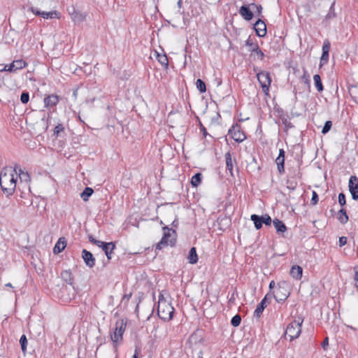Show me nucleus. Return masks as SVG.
<instances>
[{
	"label": "nucleus",
	"mask_w": 358,
	"mask_h": 358,
	"mask_svg": "<svg viewBox=\"0 0 358 358\" xmlns=\"http://www.w3.org/2000/svg\"><path fill=\"white\" fill-rule=\"evenodd\" d=\"M225 160H226V169L228 171L231 176L233 174V159L231 158V155L229 152L225 154Z\"/></svg>",
	"instance_id": "24"
},
{
	"label": "nucleus",
	"mask_w": 358,
	"mask_h": 358,
	"mask_svg": "<svg viewBox=\"0 0 358 358\" xmlns=\"http://www.w3.org/2000/svg\"><path fill=\"white\" fill-rule=\"evenodd\" d=\"M330 49V41L328 39H325L322 45V53L320 57V67L322 66L328 62Z\"/></svg>",
	"instance_id": "10"
},
{
	"label": "nucleus",
	"mask_w": 358,
	"mask_h": 358,
	"mask_svg": "<svg viewBox=\"0 0 358 358\" xmlns=\"http://www.w3.org/2000/svg\"><path fill=\"white\" fill-rule=\"evenodd\" d=\"M182 0H178L177 5L179 7V8H180L182 7Z\"/></svg>",
	"instance_id": "58"
},
{
	"label": "nucleus",
	"mask_w": 358,
	"mask_h": 358,
	"mask_svg": "<svg viewBox=\"0 0 358 358\" xmlns=\"http://www.w3.org/2000/svg\"><path fill=\"white\" fill-rule=\"evenodd\" d=\"M89 241L94 245H99V243H101V241L96 240L93 237L92 235H89L88 236Z\"/></svg>",
	"instance_id": "48"
},
{
	"label": "nucleus",
	"mask_w": 358,
	"mask_h": 358,
	"mask_svg": "<svg viewBox=\"0 0 358 358\" xmlns=\"http://www.w3.org/2000/svg\"><path fill=\"white\" fill-rule=\"evenodd\" d=\"M287 188H289L291 190H294L297 185V183L296 182H292L289 180H287Z\"/></svg>",
	"instance_id": "47"
},
{
	"label": "nucleus",
	"mask_w": 358,
	"mask_h": 358,
	"mask_svg": "<svg viewBox=\"0 0 358 358\" xmlns=\"http://www.w3.org/2000/svg\"><path fill=\"white\" fill-rule=\"evenodd\" d=\"M67 10L72 21L76 24H79L85 20L86 14L78 10L75 7L68 8Z\"/></svg>",
	"instance_id": "8"
},
{
	"label": "nucleus",
	"mask_w": 358,
	"mask_h": 358,
	"mask_svg": "<svg viewBox=\"0 0 358 358\" xmlns=\"http://www.w3.org/2000/svg\"><path fill=\"white\" fill-rule=\"evenodd\" d=\"M82 258L89 268H93L94 266L96 259L91 252L83 249L82 251Z\"/></svg>",
	"instance_id": "15"
},
{
	"label": "nucleus",
	"mask_w": 358,
	"mask_h": 358,
	"mask_svg": "<svg viewBox=\"0 0 358 358\" xmlns=\"http://www.w3.org/2000/svg\"><path fill=\"white\" fill-rule=\"evenodd\" d=\"M41 16L43 17L45 19L48 18H59V13L56 10L55 11H50V12H45V11H41Z\"/></svg>",
	"instance_id": "32"
},
{
	"label": "nucleus",
	"mask_w": 358,
	"mask_h": 358,
	"mask_svg": "<svg viewBox=\"0 0 358 358\" xmlns=\"http://www.w3.org/2000/svg\"><path fill=\"white\" fill-rule=\"evenodd\" d=\"M329 345V340H328V338L327 337L324 341L322 343V347L324 350H326V348L327 346H328Z\"/></svg>",
	"instance_id": "53"
},
{
	"label": "nucleus",
	"mask_w": 358,
	"mask_h": 358,
	"mask_svg": "<svg viewBox=\"0 0 358 358\" xmlns=\"http://www.w3.org/2000/svg\"><path fill=\"white\" fill-rule=\"evenodd\" d=\"M302 322L303 320H294L287 325L285 335L289 337L290 341H292L299 336L301 332Z\"/></svg>",
	"instance_id": "5"
},
{
	"label": "nucleus",
	"mask_w": 358,
	"mask_h": 358,
	"mask_svg": "<svg viewBox=\"0 0 358 358\" xmlns=\"http://www.w3.org/2000/svg\"><path fill=\"white\" fill-rule=\"evenodd\" d=\"M250 5H243L239 9L240 15L246 21L251 20L254 17V13L250 10Z\"/></svg>",
	"instance_id": "18"
},
{
	"label": "nucleus",
	"mask_w": 358,
	"mask_h": 358,
	"mask_svg": "<svg viewBox=\"0 0 358 358\" xmlns=\"http://www.w3.org/2000/svg\"><path fill=\"white\" fill-rule=\"evenodd\" d=\"M6 287H12L11 283L8 282L6 285Z\"/></svg>",
	"instance_id": "62"
},
{
	"label": "nucleus",
	"mask_w": 358,
	"mask_h": 358,
	"mask_svg": "<svg viewBox=\"0 0 358 358\" xmlns=\"http://www.w3.org/2000/svg\"><path fill=\"white\" fill-rule=\"evenodd\" d=\"M26 62L22 59L14 60L9 65H5L0 71L15 72L17 70L22 69L26 66Z\"/></svg>",
	"instance_id": "9"
},
{
	"label": "nucleus",
	"mask_w": 358,
	"mask_h": 358,
	"mask_svg": "<svg viewBox=\"0 0 358 358\" xmlns=\"http://www.w3.org/2000/svg\"><path fill=\"white\" fill-rule=\"evenodd\" d=\"M303 268L300 266L294 265L290 269V275L296 280H300L302 277Z\"/></svg>",
	"instance_id": "22"
},
{
	"label": "nucleus",
	"mask_w": 358,
	"mask_h": 358,
	"mask_svg": "<svg viewBox=\"0 0 358 358\" xmlns=\"http://www.w3.org/2000/svg\"><path fill=\"white\" fill-rule=\"evenodd\" d=\"M337 219L342 224H344L348 222L349 217L347 215L346 210L341 208L337 213Z\"/></svg>",
	"instance_id": "25"
},
{
	"label": "nucleus",
	"mask_w": 358,
	"mask_h": 358,
	"mask_svg": "<svg viewBox=\"0 0 358 358\" xmlns=\"http://www.w3.org/2000/svg\"><path fill=\"white\" fill-rule=\"evenodd\" d=\"M358 285V280L355 281V287L357 288V286Z\"/></svg>",
	"instance_id": "61"
},
{
	"label": "nucleus",
	"mask_w": 358,
	"mask_h": 358,
	"mask_svg": "<svg viewBox=\"0 0 358 358\" xmlns=\"http://www.w3.org/2000/svg\"><path fill=\"white\" fill-rule=\"evenodd\" d=\"M53 131V136L58 137L62 133L64 132V127L62 124H57Z\"/></svg>",
	"instance_id": "37"
},
{
	"label": "nucleus",
	"mask_w": 358,
	"mask_h": 358,
	"mask_svg": "<svg viewBox=\"0 0 358 358\" xmlns=\"http://www.w3.org/2000/svg\"><path fill=\"white\" fill-rule=\"evenodd\" d=\"M99 248H101L105 252L108 260L111 259V254L115 248V244L113 242H103L101 241L99 245H97Z\"/></svg>",
	"instance_id": "14"
},
{
	"label": "nucleus",
	"mask_w": 358,
	"mask_h": 358,
	"mask_svg": "<svg viewBox=\"0 0 358 358\" xmlns=\"http://www.w3.org/2000/svg\"><path fill=\"white\" fill-rule=\"evenodd\" d=\"M331 127H332L331 121H330V120L327 121L322 129V133L323 134H327L330 131Z\"/></svg>",
	"instance_id": "42"
},
{
	"label": "nucleus",
	"mask_w": 358,
	"mask_h": 358,
	"mask_svg": "<svg viewBox=\"0 0 358 358\" xmlns=\"http://www.w3.org/2000/svg\"><path fill=\"white\" fill-rule=\"evenodd\" d=\"M199 124H200L201 131L203 134V136L204 138H206L207 136V135L208 134L207 132V130H206V127L201 122L199 123Z\"/></svg>",
	"instance_id": "49"
},
{
	"label": "nucleus",
	"mask_w": 358,
	"mask_h": 358,
	"mask_svg": "<svg viewBox=\"0 0 358 358\" xmlns=\"http://www.w3.org/2000/svg\"><path fill=\"white\" fill-rule=\"evenodd\" d=\"M289 294V285L286 281L278 282L276 289L273 292V297L278 303L284 302Z\"/></svg>",
	"instance_id": "2"
},
{
	"label": "nucleus",
	"mask_w": 358,
	"mask_h": 358,
	"mask_svg": "<svg viewBox=\"0 0 358 358\" xmlns=\"http://www.w3.org/2000/svg\"><path fill=\"white\" fill-rule=\"evenodd\" d=\"M30 10H31V12H32L33 13H34L36 15H39V16H41V11H40V10H37L36 8H33V7H31V8H30Z\"/></svg>",
	"instance_id": "54"
},
{
	"label": "nucleus",
	"mask_w": 358,
	"mask_h": 358,
	"mask_svg": "<svg viewBox=\"0 0 358 358\" xmlns=\"http://www.w3.org/2000/svg\"><path fill=\"white\" fill-rule=\"evenodd\" d=\"M187 259L189 262L192 264H194L198 262V256L196 254V248L194 247L190 249Z\"/></svg>",
	"instance_id": "26"
},
{
	"label": "nucleus",
	"mask_w": 358,
	"mask_h": 358,
	"mask_svg": "<svg viewBox=\"0 0 358 358\" xmlns=\"http://www.w3.org/2000/svg\"><path fill=\"white\" fill-rule=\"evenodd\" d=\"M174 308L169 303H166V301L159 303L157 308V315L159 317L164 321H169L173 317Z\"/></svg>",
	"instance_id": "4"
},
{
	"label": "nucleus",
	"mask_w": 358,
	"mask_h": 358,
	"mask_svg": "<svg viewBox=\"0 0 358 358\" xmlns=\"http://www.w3.org/2000/svg\"><path fill=\"white\" fill-rule=\"evenodd\" d=\"M261 217L263 224H264L266 226H270L271 224V222L273 221L271 220V217L268 214L261 215Z\"/></svg>",
	"instance_id": "41"
},
{
	"label": "nucleus",
	"mask_w": 358,
	"mask_h": 358,
	"mask_svg": "<svg viewBox=\"0 0 358 358\" xmlns=\"http://www.w3.org/2000/svg\"><path fill=\"white\" fill-rule=\"evenodd\" d=\"M272 298V296L269 294H266V296L262 299L261 302L257 305L255 312H254V316L256 317H259L262 314L264 308L267 306V301L268 300H271Z\"/></svg>",
	"instance_id": "13"
},
{
	"label": "nucleus",
	"mask_w": 358,
	"mask_h": 358,
	"mask_svg": "<svg viewBox=\"0 0 358 358\" xmlns=\"http://www.w3.org/2000/svg\"><path fill=\"white\" fill-rule=\"evenodd\" d=\"M20 343L21 345L22 351L24 354L26 353L27 346V338L26 335L23 334L20 338Z\"/></svg>",
	"instance_id": "36"
},
{
	"label": "nucleus",
	"mask_w": 358,
	"mask_h": 358,
	"mask_svg": "<svg viewBox=\"0 0 358 358\" xmlns=\"http://www.w3.org/2000/svg\"><path fill=\"white\" fill-rule=\"evenodd\" d=\"M251 220L254 222L256 229L259 230L262 227V220L260 215L253 214L250 217Z\"/></svg>",
	"instance_id": "27"
},
{
	"label": "nucleus",
	"mask_w": 358,
	"mask_h": 358,
	"mask_svg": "<svg viewBox=\"0 0 358 358\" xmlns=\"http://www.w3.org/2000/svg\"><path fill=\"white\" fill-rule=\"evenodd\" d=\"M275 287V282L273 280L271 281L269 283V289H272Z\"/></svg>",
	"instance_id": "57"
},
{
	"label": "nucleus",
	"mask_w": 358,
	"mask_h": 358,
	"mask_svg": "<svg viewBox=\"0 0 358 358\" xmlns=\"http://www.w3.org/2000/svg\"><path fill=\"white\" fill-rule=\"evenodd\" d=\"M12 172L15 173V175L17 176L18 174L20 180L28 182L30 180L31 178L28 172L24 171L20 166L17 165H15L14 169L12 171Z\"/></svg>",
	"instance_id": "19"
},
{
	"label": "nucleus",
	"mask_w": 358,
	"mask_h": 358,
	"mask_svg": "<svg viewBox=\"0 0 358 358\" xmlns=\"http://www.w3.org/2000/svg\"><path fill=\"white\" fill-rule=\"evenodd\" d=\"M196 86L197 90L201 93H204L206 92V86L205 83L201 79H197L196 82Z\"/></svg>",
	"instance_id": "35"
},
{
	"label": "nucleus",
	"mask_w": 358,
	"mask_h": 358,
	"mask_svg": "<svg viewBox=\"0 0 358 358\" xmlns=\"http://www.w3.org/2000/svg\"><path fill=\"white\" fill-rule=\"evenodd\" d=\"M228 135L237 143H241L246 138L245 133L241 130V125L238 123L233 124L229 129Z\"/></svg>",
	"instance_id": "7"
},
{
	"label": "nucleus",
	"mask_w": 358,
	"mask_h": 358,
	"mask_svg": "<svg viewBox=\"0 0 358 358\" xmlns=\"http://www.w3.org/2000/svg\"><path fill=\"white\" fill-rule=\"evenodd\" d=\"M241 322V317L240 315L237 314L234 315L231 320V324L233 327H238Z\"/></svg>",
	"instance_id": "39"
},
{
	"label": "nucleus",
	"mask_w": 358,
	"mask_h": 358,
	"mask_svg": "<svg viewBox=\"0 0 358 358\" xmlns=\"http://www.w3.org/2000/svg\"><path fill=\"white\" fill-rule=\"evenodd\" d=\"M254 45H257V43H254L252 42L250 39H248L245 42V45L250 46L251 48V50L254 48Z\"/></svg>",
	"instance_id": "52"
},
{
	"label": "nucleus",
	"mask_w": 358,
	"mask_h": 358,
	"mask_svg": "<svg viewBox=\"0 0 358 358\" xmlns=\"http://www.w3.org/2000/svg\"><path fill=\"white\" fill-rule=\"evenodd\" d=\"M62 278L67 283L71 285L73 283L72 273L70 271L65 270L61 273Z\"/></svg>",
	"instance_id": "30"
},
{
	"label": "nucleus",
	"mask_w": 358,
	"mask_h": 358,
	"mask_svg": "<svg viewBox=\"0 0 358 358\" xmlns=\"http://www.w3.org/2000/svg\"><path fill=\"white\" fill-rule=\"evenodd\" d=\"M138 351H137V350L136 349V350H135V353H134V355H133L132 358H138Z\"/></svg>",
	"instance_id": "59"
},
{
	"label": "nucleus",
	"mask_w": 358,
	"mask_h": 358,
	"mask_svg": "<svg viewBox=\"0 0 358 358\" xmlns=\"http://www.w3.org/2000/svg\"><path fill=\"white\" fill-rule=\"evenodd\" d=\"M336 17V13L334 11V2L331 4L329 13L326 15V19H330L331 17Z\"/></svg>",
	"instance_id": "44"
},
{
	"label": "nucleus",
	"mask_w": 358,
	"mask_h": 358,
	"mask_svg": "<svg viewBox=\"0 0 358 358\" xmlns=\"http://www.w3.org/2000/svg\"><path fill=\"white\" fill-rule=\"evenodd\" d=\"M157 61L163 66H164L166 69L168 68V66H169V60H168L167 56L165 54L160 55V54L157 53Z\"/></svg>",
	"instance_id": "33"
},
{
	"label": "nucleus",
	"mask_w": 358,
	"mask_h": 358,
	"mask_svg": "<svg viewBox=\"0 0 358 358\" xmlns=\"http://www.w3.org/2000/svg\"><path fill=\"white\" fill-rule=\"evenodd\" d=\"M29 100V94L28 92L24 91L20 96V101L22 103H28Z\"/></svg>",
	"instance_id": "43"
},
{
	"label": "nucleus",
	"mask_w": 358,
	"mask_h": 358,
	"mask_svg": "<svg viewBox=\"0 0 358 358\" xmlns=\"http://www.w3.org/2000/svg\"><path fill=\"white\" fill-rule=\"evenodd\" d=\"M17 176L14 172L10 171L8 173L4 171H1L0 174V185L3 192L10 195L14 192L16 187Z\"/></svg>",
	"instance_id": "1"
},
{
	"label": "nucleus",
	"mask_w": 358,
	"mask_h": 358,
	"mask_svg": "<svg viewBox=\"0 0 358 358\" xmlns=\"http://www.w3.org/2000/svg\"><path fill=\"white\" fill-rule=\"evenodd\" d=\"M93 193L94 190L92 188L86 187L81 193L80 196L84 201H87L89 197L91 196Z\"/></svg>",
	"instance_id": "29"
},
{
	"label": "nucleus",
	"mask_w": 358,
	"mask_h": 358,
	"mask_svg": "<svg viewBox=\"0 0 358 358\" xmlns=\"http://www.w3.org/2000/svg\"><path fill=\"white\" fill-rule=\"evenodd\" d=\"M354 271H355L354 280L356 281V280H358V266H355L354 268Z\"/></svg>",
	"instance_id": "55"
},
{
	"label": "nucleus",
	"mask_w": 358,
	"mask_h": 358,
	"mask_svg": "<svg viewBox=\"0 0 358 358\" xmlns=\"http://www.w3.org/2000/svg\"><path fill=\"white\" fill-rule=\"evenodd\" d=\"M319 198L316 192L313 191L312 193V198L310 200L311 204L316 205L318 202Z\"/></svg>",
	"instance_id": "46"
},
{
	"label": "nucleus",
	"mask_w": 358,
	"mask_h": 358,
	"mask_svg": "<svg viewBox=\"0 0 358 358\" xmlns=\"http://www.w3.org/2000/svg\"><path fill=\"white\" fill-rule=\"evenodd\" d=\"M254 29L259 37H264L266 34V25L261 18H259L255 23Z\"/></svg>",
	"instance_id": "16"
},
{
	"label": "nucleus",
	"mask_w": 358,
	"mask_h": 358,
	"mask_svg": "<svg viewBox=\"0 0 358 358\" xmlns=\"http://www.w3.org/2000/svg\"><path fill=\"white\" fill-rule=\"evenodd\" d=\"M280 117L282 120V124L285 125V127L287 129H291V128L294 127V125L289 121V117L288 115H281L280 116Z\"/></svg>",
	"instance_id": "34"
},
{
	"label": "nucleus",
	"mask_w": 358,
	"mask_h": 358,
	"mask_svg": "<svg viewBox=\"0 0 358 358\" xmlns=\"http://www.w3.org/2000/svg\"><path fill=\"white\" fill-rule=\"evenodd\" d=\"M273 224L276 230V232L278 234H280V233L283 234L287 229V228L286 225L284 224V222L282 220H280L277 218H275L273 220Z\"/></svg>",
	"instance_id": "23"
},
{
	"label": "nucleus",
	"mask_w": 358,
	"mask_h": 358,
	"mask_svg": "<svg viewBox=\"0 0 358 358\" xmlns=\"http://www.w3.org/2000/svg\"><path fill=\"white\" fill-rule=\"evenodd\" d=\"M126 326L127 322L123 319H120L115 322V330L113 334L110 335V338L115 350L117 348V342L122 340Z\"/></svg>",
	"instance_id": "3"
},
{
	"label": "nucleus",
	"mask_w": 358,
	"mask_h": 358,
	"mask_svg": "<svg viewBox=\"0 0 358 358\" xmlns=\"http://www.w3.org/2000/svg\"><path fill=\"white\" fill-rule=\"evenodd\" d=\"M250 6L252 7L253 9H256V13L258 17H262V13L263 10V7L260 4H256L255 3H250Z\"/></svg>",
	"instance_id": "40"
},
{
	"label": "nucleus",
	"mask_w": 358,
	"mask_h": 358,
	"mask_svg": "<svg viewBox=\"0 0 358 358\" xmlns=\"http://www.w3.org/2000/svg\"><path fill=\"white\" fill-rule=\"evenodd\" d=\"M172 224H173V226L176 227V226H177V224H178V222H177V220H174V221L173 222Z\"/></svg>",
	"instance_id": "60"
},
{
	"label": "nucleus",
	"mask_w": 358,
	"mask_h": 358,
	"mask_svg": "<svg viewBox=\"0 0 358 358\" xmlns=\"http://www.w3.org/2000/svg\"><path fill=\"white\" fill-rule=\"evenodd\" d=\"M347 243V238L345 236H342L339 238V245L343 246Z\"/></svg>",
	"instance_id": "50"
},
{
	"label": "nucleus",
	"mask_w": 358,
	"mask_h": 358,
	"mask_svg": "<svg viewBox=\"0 0 358 358\" xmlns=\"http://www.w3.org/2000/svg\"><path fill=\"white\" fill-rule=\"evenodd\" d=\"M257 80L261 85L263 92L268 94L269 87L271 83L270 73L265 71H262L257 74Z\"/></svg>",
	"instance_id": "6"
},
{
	"label": "nucleus",
	"mask_w": 358,
	"mask_h": 358,
	"mask_svg": "<svg viewBox=\"0 0 358 358\" xmlns=\"http://www.w3.org/2000/svg\"><path fill=\"white\" fill-rule=\"evenodd\" d=\"M292 178H301V173H300L299 169H296L294 171Z\"/></svg>",
	"instance_id": "51"
},
{
	"label": "nucleus",
	"mask_w": 358,
	"mask_h": 358,
	"mask_svg": "<svg viewBox=\"0 0 358 358\" xmlns=\"http://www.w3.org/2000/svg\"><path fill=\"white\" fill-rule=\"evenodd\" d=\"M338 203L341 206H344L346 204L345 195L343 192L338 194Z\"/></svg>",
	"instance_id": "45"
},
{
	"label": "nucleus",
	"mask_w": 358,
	"mask_h": 358,
	"mask_svg": "<svg viewBox=\"0 0 358 358\" xmlns=\"http://www.w3.org/2000/svg\"><path fill=\"white\" fill-rule=\"evenodd\" d=\"M349 190L353 200L358 199V178L352 176L349 180Z\"/></svg>",
	"instance_id": "11"
},
{
	"label": "nucleus",
	"mask_w": 358,
	"mask_h": 358,
	"mask_svg": "<svg viewBox=\"0 0 358 358\" xmlns=\"http://www.w3.org/2000/svg\"><path fill=\"white\" fill-rule=\"evenodd\" d=\"M131 294H124L122 297V300H127V301H129V299L131 298Z\"/></svg>",
	"instance_id": "56"
},
{
	"label": "nucleus",
	"mask_w": 358,
	"mask_h": 358,
	"mask_svg": "<svg viewBox=\"0 0 358 358\" xmlns=\"http://www.w3.org/2000/svg\"><path fill=\"white\" fill-rule=\"evenodd\" d=\"M330 212H331V215H334V210L333 209H331V210H330Z\"/></svg>",
	"instance_id": "63"
},
{
	"label": "nucleus",
	"mask_w": 358,
	"mask_h": 358,
	"mask_svg": "<svg viewBox=\"0 0 358 358\" xmlns=\"http://www.w3.org/2000/svg\"><path fill=\"white\" fill-rule=\"evenodd\" d=\"M285 152L283 149H280L278 157L275 159L278 171L280 174L285 173Z\"/></svg>",
	"instance_id": "17"
},
{
	"label": "nucleus",
	"mask_w": 358,
	"mask_h": 358,
	"mask_svg": "<svg viewBox=\"0 0 358 358\" xmlns=\"http://www.w3.org/2000/svg\"><path fill=\"white\" fill-rule=\"evenodd\" d=\"M252 52H255L257 58L262 60L264 57V52L260 50L258 45H254V48L251 50Z\"/></svg>",
	"instance_id": "38"
},
{
	"label": "nucleus",
	"mask_w": 358,
	"mask_h": 358,
	"mask_svg": "<svg viewBox=\"0 0 358 358\" xmlns=\"http://www.w3.org/2000/svg\"><path fill=\"white\" fill-rule=\"evenodd\" d=\"M170 243H171V245H174V243H172V241H170Z\"/></svg>",
	"instance_id": "64"
},
{
	"label": "nucleus",
	"mask_w": 358,
	"mask_h": 358,
	"mask_svg": "<svg viewBox=\"0 0 358 358\" xmlns=\"http://www.w3.org/2000/svg\"><path fill=\"white\" fill-rule=\"evenodd\" d=\"M66 246V241L64 237H61L59 238L58 241L55 244L53 248V252L55 254H58L62 252Z\"/></svg>",
	"instance_id": "20"
},
{
	"label": "nucleus",
	"mask_w": 358,
	"mask_h": 358,
	"mask_svg": "<svg viewBox=\"0 0 358 358\" xmlns=\"http://www.w3.org/2000/svg\"><path fill=\"white\" fill-rule=\"evenodd\" d=\"M59 102V96L55 94H51L44 99V104L45 107H53Z\"/></svg>",
	"instance_id": "21"
},
{
	"label": "nucleus",
	"mask_w": 358,
	"mask_h": 358,
	"mask_svg": "<svg viewBox=\"0 0 358 358\" xmlns=\"http://www.w3.org/2000/svg\"><path fill=\"white\" fill-rule=\"evenodd\" d=\"M164 231V235L161 239V241L157 243L156 246L157 250H161L164 246H167L169 245V238L171 236V231H173V233H175V231L169 228L168 227H163Z\"/></svg>",
	"instance_id": "12"
},
{
	"label": "nucleus",
	"mask_w": 358,
	"mask_h": 358,
	"mask_svg": "<svg viewBox=\"0 0 358 358\" xmlns=\"http://www.w3.org/2000/svg\"><path fill=\"white\" fill-rule=\"evenodd\" d=\"M313 80H314V83H315V85L317 91L320 92H322L324 90V87H323L320 75H318V74L315 75L313 76Z\"/></svg>",
	"instance_id": "31"
},
{
	"label": "nucleus",
	"mask_w": 358,
	"mask_h": 358,
	"mask_svg": "<svg viewBox=\"0 0 358 358\" xmlns=\"http://www.w3.org/2000/svg\"><path fill=\"white\" fill-rule=\"evenodd\" d=\"M202 180V174L201 173H195L191 179V184L193 187H197Z\"/></svg>",
	"instance_id": "28"
}]
</instances>
